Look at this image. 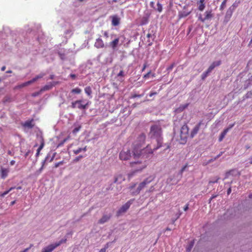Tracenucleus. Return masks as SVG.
Segmentation results:
<instances>
[{"label":"nucleus","instance_id":"obj_3","mask_svg":"<svg viewBox=\"0 0 252 252\" xmlns=\"http://www.w3.org/2000/svg\"><path fill=\"white\" fill-rule=\"evenodd\" d=\"M155 178V176H150L146 178L138 185V186L136 189H134V188L135 187L136 184H131L128 188L131 191V194L133 196L138 195L140 192L141 190L147 187L150 183L154 180Z\"/></svg>","mask_w":252,"mask_h":252},{"label":"nucleus","instance_id":"obj_53","mask_svg":"<svg viewBox=\"0 0 252 252\" xmlns=\"http://www.w3.org/2000/svg\"><path fill=\"white\" fill-rule=\"evenodd\" d=\"M157 94V92H152L150 94H149V96L150 97H152V96H153L154 95H156Z\"/></svg>","mask_w":252,"mask_h":252},{"label":"nucleus","instance_id":"obj_31","mask_svg":"<svg viewBox=\"0 0 252 252\" xmlns=\"http://www.w3.org/2000/svg\"><path fill=\"white\" fill-rule=\"evenodd\" d=\"M82 151H86V147H85L84 148H79L76 150H74L73 151V152L75 154L77 155V154H79V153H80L81 152H82Z\"/></svg>","mask_w":252,"mask_h":252},{"label":"nucleus","instance_id":"obj_12","mask_svg":"<svg viewBox=\"0 0 252 252\" xmlns=\"http://www.w3.org/2000/svg\"><path fill=\"white\" fill-rule=\"evenodd\" d=\"M9 172V170L8 168H5L3 167H1L0 170V177L2 179H5L6 178Z\"/></svg>","mask_w":252,"mask_h":252},{"label":"nucleus","instance_id":"obj_58","mask_svg":"<svg viewBox=\"0 0 252 252\" xmlns=\"http://www.w3.org/2000/svg\"><path fill=\"white\" fill-rule=\"evenodd\" d=\"M40 150H39L38 149L37 150V152L36 153V156L38 157L40 154Z\"/></svg>","mask_w":252,"mask_h":252},{"label":"nucleus","instance_id":"obj_5","mask_svg":"<svg viewBox=\"0 0 252 252\" xmlns=\"http://www.w3.org/2000/svg\"><path fill=\"white\" fill-rule=\"evenodd\" d=\"M189 127L188 125L186 124L184 125L180 130V137L182 140H183L184 142H186L187 138L189 136Z\"/></svg>","mask_w":252,"mask_h":252},{"label":"nucleus","instance_id":"obj_51","mask_svg":"<svg viewBox=\"0 0 252 252\" xmlns=\"http://www.w3.org/2000/svg\"><path fill=\"white\" fill-rule=\"evenodd\" d=\"M103 35L105 37H106V38L108 37L109 35H108V33L107 32L105 31L103 33Z\"/></svg>","mask_w":252,"mask_h":252},{"label":"nucleus","instance_id":"obj_43","mask_svg":"<svg viewBox=\"0 0 252 252\" xmlns=\"http://www.w3.org/2000/svg\"><path fill=\"white\" fill-rule=\"evenodd\" d=\"M125 76L124 72L123 70H121L118 74V77H124Z\"/></svg>","mask_w":252,"mask_h":252},{"label":"nucleus","instance_id":"obj_49","mask_svg":"<svg viewBox=\"0 0 252 252\" xmlns=\"http://www.w3.org/2000/svg\"><path fill=\"white\" fill-rule=\"evenodd\" d=\"M174 64H172L170 66H169L168 68H167V70H171L172 69V68H173L174 67Z\"/></svg>","mask_w":252,"mask_h":252},{"label":"nucleus","instance_id":"obj_63","mask_svg":"<svg viewBox=\"0 0 252 252\" xmlns=\"http://www.w3.org/2000/svg\"><path fill=\"white\" fill-rule=\"evenodd\" d=\"M15 188H15V187H11V188H10L8 190V191L9 192V191H11L12 190H13V189H15Z\"/></svg>","mask_w":252,"mask_h":252},{"label":"nucleus","instance_id":"obj_33","mask_svg":"<svg viewBox=\"0 0 252 252\" xmlns=\"http://www.w3.org/2000/svg\"><path fill=\"white\" fill-rule=\"evenodd\" d=\"M227 0H224L222 2V3H221V5H220V10H223V9H224V8L225 7V6H226V2H227Z\"/></svg>","mask_w":252,"mask_h":252},{"label":"nucleus","instance_id":"obj_59","mask_svg":"<svg viewBox=\"0 0 252 252\" xmlns=\"http://www.w3.org/2000/svg\"><path fill=\"white\" fill-rule=\"evenodd\" d=\"M231 192V189L230 188H229L228 189H227V193L228 194H230V192Z\"/></svg>","mask_w":252,"mask_h":252},{"label":"nucleus","instance_id":"obj_30","mask_svg":"<svg viewBox=\"0 0 252 252\" xmlns=\"http://www.w3.org/2000/svg\"><path fill=\"white\" fill-rule=\"evenodd\" d=\"M79 102H82V100H77L75 101L72 102L71 105V108L73 109H74V108L77 107V103H79Z\"/></svg>","mask_w":252,"mask_h":252},{"label":"nucleus","instance_id":"obj_61","mask_svg":"<svg viewBox=\"0 0 252 252\" xmlns=\"http://www.w3.org/2000/svg\"><path fill=\"white\" fill-rule=\"evenodd\" d=\"M15 163V161L14 160H12L10 161V163L11 165H13Z\"/></svg>","mask_w":252,"mask_h":252},{"label":"nucleus","instance_id":"obj_28","mask_svg":"<svg viewBox=\"0 0 252 252\" xmlns=\"http://www.w3.org/2000/svg\"><path fill=\"white\" fill-rule=\"evenodd\" d=\"M81 92V89L79 88H75L71 91V93L74 94H80Z\"/></svg>","mask_w":252,"mask_h":252},{"label":"nucleus","instance_id":"obj_6","mask_svg":"<svg viewBox=\"0 0 252 252\" xmlns=\"http://www.w3.org/2000/svg\"><path fill=\"white\" fill-rule=\"evenodd\" d=\"M204 17H203L201 14L199 15L198 17V20L204 23L206 21L211 20L212 18L214 17V13L212 12V10H206L204 14Z\"/></svg>","mask_w":252,"mask_h":252},{"label":"nucleus","instance_id":"obj_46","mask_svg":"<svg viewBox=\"0 0 252 252\" xmlns=\"http://www.w3.org/2000/svg\"><path fill=\"white\" fill-rule=\"evenodd\" d=\"M155 188H154V186H153L152 187H150V188L147 191V192H152L154 191Z\"/></svg>","mask_w":252,"mask_h":252},{"label":"nucleus","instance_id":"obj_14","mask_svg":"<svg viewBox=\"0 0 252 252\" xmlns=\"http://www.w3.org/2000/svg\"><path fill=\"white\" fill-rule=\"evenodd\" d=\"M185 8H186V7L184 6V10L182 11H180L179 12L178 16L180 19L185 18V17L188 16L191 12V10H189V11L185 10Z\"/></svg>","mask_w":252,"mask_h":252},{"label":"nucleus","instance_id":"obj_26","mask_svg":"<svg viewBox=\"0 0 252 252\" xmlns=\"http://www.w3.org/2000/svg\"><path fill=\"white\" fill-rule=\"evenodd\" d=\"M31 84V82L30 81H28L27 82H26L25 83H23L16 87L17 88H22L23 87H25L26 86H27Z\"/></svg>","mask_w":252,"mask_h":252},{"label":"nucleus","instance_id":"obj_13","mask_svg":"<svg viewBox=\"0 0 252 252\" xmlns=\"http://www.w3.org/2000/svg\"><path fill=\"white\" fill-rule=\"evenodd\" d=\"M94 46L97 48H102L104 47L103 41L100 37L96 39L94 43Z\"/></svg>","mask_w":252,"mask_h":252},{"label":"nucleus","instance_id":"obj_4","mask_svg":"<svg viewBox=\"0 0 252 252\" xmlns=\"http://www.w3.org/2000/svg\"><path fill=\"white\" fill-rule=\"evenodd\" d=\"M135 161L131 162L130 163V166L133 168L135 171L138 172L142 171L143 169L145 168L147 165L146 163V161L149 160V159H134Z\"/></svg>","mask_w":252,"mask_h":252},{"label":"nucleus","instance_id":"obj_35","mask_svg":"<svg viewBox=\"0 0 252 252\" xmlns=\"http://www.w3.org/2000/svg\"><path fill=\"white\" fill-rule=\"evenodd\" d=\"M157 10L159 12H161L162 10V5L158 2L157 3Z\"/></svg>","mask_w":252,"mask_h":252},{"label":"nucleus","instance_id":"obj_1","mask_svg":"<svg viewBox=\"0 0 252 252\" xmlns=\"http://www.w3.org/2000/svg\"><path fill=\"white\" fill-rule=\"evenodd\" d=\"M146 139V135L144 133H141L135 136L131 145L134 159H151L154 155L155 151L151 144H148L145 147L143 148Z\"/></svg>","mask_w":252,"mask_h":252},{"label":"nucleus","instance_id":"obj_9","mask_svg":"<svg viewBox=\"0 0 252 252\" xmlns=\"http://www.w3.org/2000/svg\"><path fill=\"white\" fill-rule=\"evenodd\" d=\"M133 201V199H130L129 201H128L124 205H123L117 212V216H120L122 214L126 212V211L130 207Z\"/></svg>","mask_w":252,"mask_h":252},{"label":"nucleus","instance_id":"obj_16","mask_svg":"<svg viewBox=\"0 0 252 252\" xmlns=\"http://www.w3.org/2000/svg\"><path fill=\"white\" fill-rule=\"evenodd\" d=\"M119 42V38L117 37L114 39L112 41L109 43L110 46L113 49L115 50L117 48Z\"/></svg>","mask_w":252,"mask_h":252},{"label":"nucleus","instance_id":"obj_42","mask_svg":"<svg viewBox=\"0 0 252 252\" xmlns=\"http://www.w3.org/2000/svg\"><path fill=\"white\" fill-rule=\"evenodd\" d=\"M108 248V244H107L105 247L101 249L99 252H106V249Z\"/></svg>","mask_w":252,"mask_h":252},{"label":"nucleus","instance_id":"obj_34","mask_svg":"<svg viewBox=\"0 0 252 252\" xmlns=\"http://www.w3.org/2000/svg\"><path fill=\"white\" fill-rule=\"evenodd\" d=\"M70 136H68L66 138L64 139L63 141H61L58 145V147L62 146L63 145V144L66 142L68 139H69Z\"/></svg>","mask_w":252,"mask_h":252},{"label":"nucleus","instance_id":"obj_50","mask_svg":"<svg viewBox=\"0 0 252 252\" xmlns=\"http://www.w3.org/2000/svg\"><path fill=\"white\" fill-rule=\"evenodd\" d=\"M188 209H189V204H187L186 205H185V206H184V210L185 211H187V210H188Z\"/></svg>","mask_w":252,"mask_h":252},{"label":"nucleus","instance_id":"obj_32","mask_svg":"<svg viewBox=\"0 0 252 252\" xmlns=\"http://www.w3.org/2000/svg\"><path fill=\"white\" fill-rule=\"evenodd\" d=\"M210 72H211L210 70H209L208 69H207L206 71H205L202 73L201 75L202 79H204L205 78H206Z\"/></svg>","mask_w":252,"mask_h":252},{"label":"nucleus","instance_id":"obj_2","mask_svg":"<svg viewBox=\"0 0 252 252\" xmlns=\"http://www.w3.org/2000/svg\"><path fill=\"white\" fill-rule=\"evenodd\" d=\"M149 135L151 138L156 139V143L153 146V150L155 152L163 146L162 130L160 125L156 124L152 125L150 127Z\"/></svg>","mask_w":252,"mask_h":252},{"label":"nucleus","instance_id":"obj_45","mask_svg":"<svg viewBox=\"0 0 252 252\" xmlns=\"http://www.w3.org/2000/svg\"><path fill=\"white\" fill-rule=\"evenodd\" d=\"M143 95L142 94H133L132 96V98H135V97H141V96H142Z\"/></svg>","mask_w":252,"mask_h":252},{"label":"nucleus","instance_id":"obj_23","mask_svg":"<svg viewBox=\"0 0 252 252\" xmlns=\"http://www.w3.org/2000/svg\"><path fill=\"white\" fill-rule=\"evenodd\" d=\"M39 140L40 144L37 149L41 151L44 146V140L43 137L42 136H40L39 137Z\"/></svg>","mask_w":252,"mask_h":252},{"label":"nucleus","instance_id":"obj_18","mask_svg":"<svg viewBox=\"0 0 252 252\" xmlns=\"http://www.w3.org/2000/svg\"><path fill=\"white\" fill-rule=\"evenodd\" d=\"M54 85L53 83H50L49 84H47V85H45L44 87H43L40 89V92H44V91H46L50 90H51L53 88Z\"/></svg>","mask_w":252,"mask_h":252},{"label":"nucleus","instance_id":"obj_19","mask_svg":"<svg viewBox=\"0 0 252 252\" xmlns=\"http://www.w3.org/2000/svg\"><path fill=\"white\" fill-rule=\"evenodd\" d=\"M120 24V18L117 16H114L112 17V24L114 26H117Z\"/></svg>","mask_w":252,"mask_h":252},{"label":"nucleus","instance_id":"obj_60","mask_svg":"<svg viewBox=\"0 0 252 252\" xmlns=\"http://www.w3.org/2000/svg\"><path fill=\"white\" fill-rule=\"evenodd\" d=\"M249 163H250L251 164H252V157H250V158H249Z\"/></svg>","mask_w":252,"mask_h":252},{"label":"nucleus","instance_id":"obj_15","mask_svg":"<svg viewBox=\"0 0 252 252\" xmlns=\"http://www.w3.org/2000/svg\"><path fill=\"white\" fill-rule=\"evenodd\" d=\"M221 63V61L220 60L215 61L213 62L208 67L209 70H210L211 72L217 66H220Z\"/></svg>","mask_w":252,"mask_h":252},{"label":"nucleus","instance_id":"obj_52","mask_svg":"<svg viewBox=\"0 0 252 252\" xmlns=\"http://www.w3.org/2000/svg\"><path fill=\"white\" fill-rule=\"evenodd\" d=\"M70 77H71V78H72L73 79H75L76 76V75L74 74H70Z\"/></svg>","mask_w":252,"mask_h":252},{"label":"nucleus","instance_id":"obj_44","mask_svg":"<svg viewBox=\"0 0 252 252\" xmlns=\"http://www.w3.org/2000/svg\"><path fill=\"white\" fill-rule=\"evenodd\" d=\"M42 92H40V90L39 91V92H35L34 93H33L32 94V96H33V97H35L38 95H39Z\"/></svg>","mask_w":252,"mask_h":252},{"label":"nucleus","instance_id":"obj_17","mask_svg":"<svg viewBox=\"0 0 252 252\" xmlns=\"http://www.w3.org/2000/svg\"><path fill=\"white\" fill-rule=\"evenodd\" d=\"M125 180V178L122 174H119L115 176L114 182L115 183H121Z\"/></svg>","mask_w":252,"mask_h":252},{"label":"nucleus","instance_id":"obj_36","mask_svg":"<svg viewBox=\"0 0 252 252\" xmlns=\"http://www.w3.org/2000/svg\"><path fill=\"white\" fill-rule=\"evenodd\" d=\"M219 179H220L219 177H216L214 179L212 180H210L209 181V184H213V183H217Z\"/></svg>","mask_w":252,"mask_h":252},{"label":"nucleus","instance_id":"obj_47","mask_svg":"<svg viewBox=\"0 0 252 252\" xmlns=\"http://www.w3.org/2000/svg\"><path fill=\"white\" fill-rule=\"evenodd\" d=\"M165 146H166V149L164 150H166L168 149H169L170 148V144L168 143H166L164 144Z\"/></svg>","mask_w":252,"mask_h":252},{"label":"nucleus","instance_id":"obj_8","mask_svg":"<svg viewBox=\"0 0 252 252\" xmlns=\"http://www.w3.org/2000/svg\"><path fill=\"white\" fill-rule=\"evenodd\" d=\"M66 239H62L58 243H56L55 244H51L47 247L44 248L42 250L41 252H52L56 248L59 246L61 244L63 243H65Z\"/></svg>","mask_w":252,"mask_h":252},{"label":"nucleus","instance_id":"obj_24","mask_svg":"<svg viewBox=\"0 0 252 252\" xmlns=\"http://www.w3.org/2000/svg\"><path fill=\"white\" fill-rule=\"evenodd\" d=\"M39 140L40 144L37 149L41 151L44 146V140L43 137L42 136H40L39 137Z\"/></svg>","mask_w":252,"mask_h":252},{"label":"nucleus","instance_id":"obj_40","mask_svg":"<svg viewBox=\"0 0 252 252\" xmlns=\"http://www.w3.org/2000/svg\"><path fill=\"white\" fill-rule=\"evenodd\" d=\"M3 102H10L11 101V98L10 97H8V96H5L3 98Z\"/></svg>","mask_w":252,"mask_h":252},{"label":"nucleus","instance_id":"obj_21","mask_svg":"<svg viewBox=\"0 0 252 252\" xmlns=\"http://www.w3.org/2000/svg\"><path fill=\"white\" fill-rule=\"evenodd\" d=\"M110 218V216L103 215L102 217L98 220V223L103 224L107 222Z\"/></svg>","mask_w":252,"mask_h":252},{"label":"nucleus","instance_id":"obj_37","mask_svg":"<svg viewBox=\"0 0 252 252\" xmlns=\"http://www.w3.org/2000/svg\"><path fill=\"white\" fill-rule=\"evenodd\" d=\"M205 7V3H199V5L198 6V10L201 11H202L204 9Z\"/></svg>","mask_w":252,"mask_h":252},{"label":"nucleus","instance_id":"obj_7","mask_svg":"<svg viewBox=\"0 0 252 252\" xmlns=\"http://www.w3.org/2000/svg\"><path fill=\"white\" fill-rule=\"evenodd\" d=\"M131 157V153L129 149L126 150H123L119 154V158L121 160L126 161L129 160Z\"/></svg>","mask_w":252,"mask_h":252},{"label":"nucleus","instance_id":"obj_54","mask_svg":"<svg viewBox=\"0 0 252 252\" xmlns=\"http://www.w3.org/2000/svg\"><path fill=\"white\" fill-rule=\"evenodd\" d=\"M180 215H181V214H180L178 215V216L177 217V218L176 219H174V220H172V224H174V223H175V222L176 220L180 217Z\"/></svg>","mask_w":252,"mask_h":252},{"label":"nucleus","instance_id":"obj_22","mask_svg":"<svg viewBox=\"0 0 252 252\" xmlns=\"http://www.w3.org/2000/svg\"><path fill=\"white\" fill-rule=\"evenodd\" d=\"M82 102L77 103V108L79 109H85L89 105V102H87L85 104H83Z\"/></svg>","mask_w":252,"mask_h":252},{"label":"nucleus","instance_id":"obj_56","mask_svg":"<svg viewBox=\"0 0 252 252\" xmlns=\"http://www.w3.org/2000/svg\"><path fill=\"white\" fill-rule=\"evenodd\" d=\"M147 63H144L143 67L142 68V71H143L145 68L147 67Z\"/></svg>","mask_w":252,"mask_h":252},{"label":"nucleus","instance_id":"obj_10","mask_svg":"<svg viewBox=\"0 0 252 252\" xmlns=\"http://www.w3.org/2000/svg\"><path fill=\"white\" fill-rule=\"evenodd\" d=\"M202 124H203L202 121H201L194 127L190 133V138H192L196 135Z\"/></svg>","mask_w":252,"mask_h":252},{"label":"nucleus","instance_id":"obj_41","mask_svg":"<svg viewBox=\"0 0 252 252\" xmlns=\"http://www.w3.org/2000/svg\"><path fill=\"white\" fill-rule=\"evenodd\" d=\"M8 193H9L8 190H6V191H4L3 192L0 193V196L1 197H4L5 195H6Z\"/></svg>","mask_w":252,"mask_h":252},{"label":"nucleus","instance_id":"obj_39","mask_svg":"<svg viewBox=\"0 0 252 252\" xmlns=\"http://www.w3.org/2000/svg\"><path fill=\"white\" fill-rule=\"evenodd\" d=\"M64 163V161L63 160L62 161H61L59 162H57V163H56L54 165V167L55 168H57L60 165H63Z\"/></svg>","mask_w":252,"mask_h":252},{"label":"nucleus","instance_id":"obj_62","mask_svg":"<svg viewBox=\"0 0 252 252\" xmlns=\"http://www.w3.org/2000/svg\"><path fill=\"white\" fill-rule=\"evenodd\" d=\"M154 4H155L154 2H153V1H151V2H150V6H151L152 7H154Z\"/></svg>","mask_w":252,"mask_h":252},{"label":"nucleus","instance_id":"obj_27","mask_svg":"<svg viewBox=\"0 0 252 252\" xmlns=\"http://www.w3.org/2000/svg\"><path fill=\"white\" fill-rule=\"evenodd\" d=\"M44 74H40L36 76L35 77L33 78L32 79L30 80V81L31 82V84L36 81L38 79L42 78L44 76Z\"/></svg>","mask_w":252,"mask_h":252},{"label":"nucleus","instance_id":"obj_48","mask_svg":"<svg viewBox=\"0 0 252 252\" xmlns=\"http://www.w3.org/2000/svg\"><path fill=\"white\" fill-rule=\"evenodd\" d=\"M223 153V152H221L218 155H217L215 158H214V160H216L217 159V158H218Z\"/></svg>","mask_w":252,"mask_h":252},{"label":"nucleus","instance_id":"obj_11","mask_svg":"<svg viewBox=\"0 0 252 252\" xmlns=\"http://www.w3.org/2000/svg\"><path fill=\"white\" fill-rule=\"evenodd\" d=\"M234 126V124H233L230 125V126L228 127H227L223 130V131L221 133L220 135V137L219 138V141L220 142L221 141L223 140V139L224 138V137H225V136L226 135V133L229 131V130L230 129H231Z\"/></svg>","mask_w":252,"mask_h":252},{"label":"nucleus","instance_id":"obj_20","mask_svg":"<svg viewBox=\"0 0 252 252\" xmlns=\"http://www.w3.org/2000/svg\"><path fill=\"white\" fill-rule=\"evenodd\" d=\"M33 121V119H32L31 120L27 121L23 124V126L26 127L32 128L34 126V125L32 124Z\"/></svg>","mask_w":252,"mask_h":252},{"label":"nucleus","instance_id":"obj_64","mask_svg":"<svg viewBox=\"0 0 252 252\" xmlns=\"http://www.w3.org/2000/svg\"><path fill=\"white\" fill-rule=\"evenodd\" d=\"M15 188H15V187H11V188H10L8 190V191L9 192V191H11L12 190H13V189H15Z\"/></svg>","mask_w":252,"mask_h":252},{"label":"nucleus","instance_id":"obj_29","mask_svg":"<svg viewBox=\"0 0 252 252\" xmlns=\"http://www.w3.org/2000/svg\"><path fill=\"white\" fill-rule=\"evenodd\" d=\"M194 244V241L193 240L192 241H190V243L189 244V246L186 249V250L187 252H190L191 250L192 249V247H193Z\"/></svg>","mask_w":252,"mask_h":252},{"label":"nucleus","instance_id":"obj_55","mask_svg":"<svg viewBox=\"0 0 252 252\" xmlns=\"http://www.w3.org/2000/svg\"><path fill=\"white\" fill-rule=\"evenodd\" d=\"M151 73V71H150L149 72H148L146 74H145L144 76V78H147L149 77V75Z\"/></svg>","mask_w":252,"mask_h":252},{"label":"nucleus","instance_id":"obj_57","mask_svg":"<svg viewBox=\"0 0 252 252\" xmlns=\"http://www.w3.org/2000/svg\"><path fill=\"white\" fill-rule=\"evenodd\" d=\"M82 158V156L78 157L74 159V160H75V161H78V160H79V159H80V158Z\"/></svg>","mask_w":252,"mask_h":252},{"label":"nucleus","instance_id":"obj_25","mask_svg":"<svg viewBox=\"0 0 252 252\" xmlns=\"http://www.w3.org/2000/svg\"><path fill=\"white\" fill-rule=\"evenodd\" d=\"M85 93L90 97H92L91 94L92 93V91L91 87L90 86L86 87L84 89Z\"/></svg>","mask_w":252,"mask_h":252},{"label":"nucleus","instance_id":"obj_38","mask_svg":"<svg viewBox=\"0 0 252 252\" xmlns=\"http://www.w3.org/2000/svg\"><path fill=\"white\" fill-rule=\"evenodd\" d=\"M81 126H78V127H75V128H74V129L72 130V133L73 134H76L78 131H79L80 130V129H81Z\"/></svg>","mask_w":252,"mask_h":252}]
</instances>
